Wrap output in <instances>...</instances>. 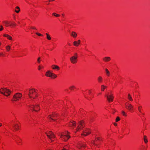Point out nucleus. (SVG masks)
<instances>
[{
    "label": "nucleus",
    "instance_id": "nucleus-4",
    "mask_svg": "<svg viewBox=\"0 0 150 150\" xmlns=\"http://www.w3.org/2000/svg\"><path fill=\"white\" fill-rule=\"evenodd\" d=\"M22 96V95L21 93H15L13 96L14 100V101L19 100L21 98Z\"/></svg>",
    "mask_w": 150,
    "mask_h": 150
},
{
    "label": "nucleus",
    "instance_id": "nucleus-43",
    "mask_svg": "<svg viewBox=\"0 0 150 150\" xmlns=\"http://www.w3.org/2000/svg\"><path fill=\"white\" fill-rule=\"evenodd\" d=\"M41 66L40 65H39L38 67V69L40 70L41 69Z\"/></svg>",
    "mask_w": 150,
    "mask_h": 150
},
{
    "label": "nucleus",
    "instance_id": "nucleus-11",
    "mask_svg": "<svg viewBox=\"0 0 150 150\" xmlns=\"http://www.w3.org/2000/svg\"><path fill=\"white\" fill-rule=\"evenodd\" d=\"M125 107L126 109L131 110H132V109L133 106L131 104H128L125 105Z\"/></svg>",
    "mask_w": 150,
    "mask_h": 150
},
{
    "label": "nucleus",
    "instance_id": "nucleus-45",
    "mask_svg": "<svg viewBox=\"0 0 150 150\" xmlns=\"http://www.w3.org/2000/svg\"><path fill=\"white\" fill-rule=\"evenodd\" d=\"M114 125H115V126H117V124L115 123H114Z\"/></svg>",
    "mask_w": 150,
    "mask_h": 150
},
{
    "label": "nucleus",
    "instance_id": "nucleus-15",
    "mask_svg": "<svg viewBox=\"0 0 150 150\" xmlns=\"http://www.w3.org/2000/svg\"><path fill=\"white\" fill-rule=\"evenodd\" d=\"M52 73L50 71H47L46 73V76L49 77H52Z\"/></svg>",
    "mask_w": 150,
    "mask_h": 150
},
{
    "label": "nucleus",
    "instance_id": "nucleus-40",
    "mask_svg": "<svg viewBox=\"0 0 150 150\" xmlns=\"http://www.w3.org/2000/svg\"><path fill=\"white\" fill-rule=\"evenodd\" d=\"M36 34L38 35L39 36H42L43 35L40 34V33H36Z\"/></svg>",
    "mask_w": 150,
    "mask_h": 150
},
{
    "label": "nucleus",
    "instance_id": "nucleus-28",
    "mask_svg": "<svg viewBox=\"0 0 150 150\" xmlns=\"http://www.w3.org/2000/svg\"><path fill=\"white\" fill-rule=\"evenodd\" d=\"M46 35H47V39L48 40H50L51 39V38L50 35L48 33H46Z\"/></svg>",
    "mask_w": 150,
    "mask_h": 150
},
{
    "label": "nucleus",
    "instance_id": "nucleus-34",
    "mask_svg": "<svg viewBox=\"0 0 150 150\" xmlns=\"http://www.w3.org/2000/svg\"><path fill=\"white\" fill-rule=\"evenodd\" d=\"M75 88V87L74 86H71L69 88V89L71 90H73V88Z\"/></svg>",
    "mask_w": 150,
    "mask_h": 150
},
{
    "label": "nucleus",
    "instance_id": "nucleus-16",
    "mask_svg": "<svg viewBox=\"0 0 150 150\" xmlns=\"http://www.w3.org/2000/svg\"><path fill=\"white\" fill-rule=\"evenodd\" d=\"M103 60L105 62H107L109 61L110 60V57H104L103 59Z\"/></svg>",
    "mask_w": 150,
    "mask_h": 150
},
{
    "label": "nucleus",
    "instance_id": "nucleus-22",
    "mask_svg": "<svg viewBox=\"0 0 150 150\" xmlns=\"http://www.w3.org/2000/svg\"><path fill=\"white\" fill-rule=\"evenodd\" d=\"M18 138L19 139H20V140H21V139L19 138V137L18 136H16V137L15 138V139H16L15 141L18 144H19V143H20V142H18V140L17 138Z\"/></svg>",
    "mask_w": 150,
    "mask_h": 150
},
{
    "label": "nucleus",
    "instance_id": "nucleus-53",
    "mask_svg": "<svg viewBox=\"0 0 150 150\" xmlns=\"http://www.w3.org/2000/svg\"><path fill=\"white\" fill-rule=\"evenodd\" d=\"M48 150H52L51 149H48Z\"/></svg>",
    "mask_w": 150,
    "mask_h": 150
},
{
    "label": "nucleus",
    "instance_id": "nucleus-56",
    "mask_svg": "<svg viewBox=\"0 0 150 150\" xmlns=\"http://www.w3.org/2000/svg\"><path fill=\"white\" fill-rule=\"evenodd\" d=\"M99 94H101V93H100Z\"/></svg>",
    "mask_w": 150,
    "mask_h": 150
},
{
    "label": "nucleus",
    "instance_id": "nucleus-8",
    "mask_svg": "<svg viewBox=\"0 0 150 150\" xmlns=\"http://www.w3.org/2000/svg\"><path fill=\"white\" fill-rule=\"evenodd\" d=\"M105 96L106 97L107 100H108L109 102L110 103L111 102H112L113 101V99L114 97L113 95L111 94L110 95H106Z\"/></svg>",
    "mask_w": 150,
    "mask_h": 150
},
{
    "label": "nucleus",
    "instance_id": "nucleus-14",
    "mask_svg": "<svg viewBox=\"0 0 150 150\" xmlns=\"http://www.w3.org/2000/svg\"><path fill=\"white\" fill-rule=\"evenodd\" d=\"M81 41L80 40H79L78 42L74 41L73 42V44L74 45L76 46H78V45L80 44Z\"/></svg>",
    "mask_w": 150,
    "mask_h": 150
},
{
    "label": "nucleus",
    "instance_id": "nucleus-23",
    "mask_svg": "<svg viewBox=\"0 0 150 150\" xmlns=\"http://www.w3.org/2000/svg\"><path fill=\"white\" fill-rule=\"evenodd\" d=\"M15 129L17 131L19 129V126L17 125H15L14 126Z\"/></svg>",
    "mask_w": 150,
    "mask_h": 150
},
{
    "label": "nucleus",
    "instance_id": "nucleus-5",
    "mask_svg": "<svg viewBox=\"0 0 150 150\" xmlns=\"http://www.w3.org/2000/svg\"><path fill=\"white\" fill-rule=\"evenodd\" d=\"M31 109H33V110L34 111L37 112L38 110H40V108H39V105L38 104H36L35 105H31L29 106Z\"/></svg>",
    "mask_w": 150,
    "mask_h": 150
},
{
    "label": "nucleus",
    "instance_id": "nucleus-51",
    "mask_svg": "<svg viewBox=\"0 0 150 150\" xmlns=\"http://www.w3.org/2000/svg\"><path fill=\"white\" fill-rule=\"evenodd\" d=\"M2 126V124L0 123V127Z\"/></svg>",
    "mask_w": 150,
    "mask_h": 150
},
{
    "label": "nucleus",
    "instance_id": "nucleus-2",
    "mask_svg": "<svg viewBox=\"0 0 150 150\" xmlns=\"http://www.w3.org/2000/svg\"><path fill=\"white\" fill-rule=\"evenodd\" d=\"M28 95L29 97L30 98H35V97H33L34 95H35V97L37 96V93L35 90L33 88L30 89Z\"/></svg>",
    "mask_w": 150,
    "mask_h": 150
},
{
    "label": "nucleus",
    "instance_id": "nucleus-38",
    "mask_svg": "<svg viewBox=\"0 0 150 150\" xmlns=\"http://www.w3.org/2000/svg\"><path fill=\"white\" fill-rule=\"evenodd\" d=\"M142 106H139L138 107V110L139 111V112L141 113L142 112L141 110V108H142Z\"/></svg>",
    "mask_w": 150,
    "mask_h": 150
},
{
    "label": "nucleus",
    "instance_id": "nucleus-9",
    "mask_svg": "<svg viewBox=\"0 0 150 150\" xmlns=\"http://www.w3.org/2000/svg\"><path fill=\"white\" fill-rule=\"evenodd\" d=\"M57 113H54V114H52V115H49L48 117V119L49 120L51 119L52 120H56L55 119V117H57Z\"/></svg>",
    "mask_w": 150,
    "mask_h": 150
},
{
    "label": "nucleus",
    "instance_id": "nucleus-50",
    "mask_svg": "<svg viewBox=\"0 0 150 150\" xmlns=\"http://www.w3.org/2000/svg\"><path fill=\"white\" fill-rule=\"evenodd\" d=\"M62 150H67V149H63Z\"/></svg>",
    "mask_w": 150,
    "mask_h": 150
},
{
    "label": "nucleus",
    "instance_id": "nucleus-30",
    "mask_svg": "<svg viewBox=\"0 0 150 150\" xmlns=\"http://www.w3.org/2000/svg\"><path fill=\"white\" fill-rule=\"evenodd\" d=\"M105 70L107 75H108V76H109L110 75V72L107 69H105Z\"/></svg>",
    "mask_w": 150,
    "mask_h": 150
},
{
    "label": "nucleus",
    "instance_id": "nucleus-21",
    "mask_svg": "<svg viewBox=\"0 0 150 150\" xmlns=\"http://www.w3.org/2000/svg\"><path fill=\"white\" fill-rule=\"evenodd\" d=\"M107 88V86L104 85L101 86V90L102 91H104L105 89Z\"/></svg>",
    "mask_w": 150,
    "mask_h": 150
},
{
    "label": "nucleus",
    "instance_id": "nucleus-6",
    "mask_svg": "<svg viewBox=\"0 0 150 150\" xmlns=\"http://www.w3.org/2000/svg\"><path fill=\"white\" fill-rule=\"evenodd\" d=\"M60 137L62 138V140L65 141H67L70 137L67 135H65L64 133H62L61 134Z\"/></svg>",
    "mask_w": 150,
    "mask_h": 150
},
{
    "label": "nucleus",
    "instance_id": "nucleus-33",
    "mask_svg": "<svg viewBox=\"0 0 150 150\" xmlns=\"http://www.w3.org/2000/svg\"><path fill=\"white\" fill-rule=\"evenodd\" d=\"M52 15L56 17H59L60 16V15L57 14L55 13H52Z\"/></svg>",
    "mask_w": 150,
    "mask_h": 150
},
{
    "label": "nucleus",
    "instance_id": "nucleus-48",
    "mask_svg": "<svg viewBox=\"0 0 150 150\" xmlns=\"http://www.w3.org/2000/svg\"><path fill=\"white\" fill-rule=\"evenodd\" d=\"M97 139L98 140H100V138L99 137H98Z\"/></svg>",
    "mask_w": 150,
    "mask_h": 150
},
{
    "label": "nucleus",
    "instance_id": "nucleus-41",
    "mask_svg": "<svg viewBox=\"0 0 150 150\" xmlns=\"http://www.w3.org/2000/svg\"><path fill=\"white\" fill-rule=\"evenodd\" d=\"M92 143L95 145H96V146H97L98 145H97V144H96L95 143V141H93V142H92Z\"/></svg>",
    "mask_w": 150,
    "mask_h": 150
},
{
    "label": "nucleus",
    "instance_id": "nucleus-29",
    "mask_svg": "<svg viewBox=\"0 0 150 150\" xmlns=\"http://www.w3.org/2000/svg\"><path fill=\"white\" fill-rule=\"evenodd\" d=\"M3 23L6 24V25L7 26H10V25H9V23L7 21H4Z\"/></svg>",
    "mask_w": 150,
    "mask_h": 150
},
{
    "label": "nucleus",
    "instance_id": "nucleus-54",
    "mask_svg": "<svg viewBox=\"0 0 150 150\" xmlns=\"http://www.w3.org/2000/svg\"><path fill=\"white\" fill-rule=\"evenodd\" d=\"M51 1V0H49V1Z\"/></svg>",
    "mask_w": 150,
    "mask_h": 150
},
{
    "label": "nucleus",
    "instance_id": "nucleus-39",
    "mask_svg": "<svg viewBox=\"0 0 150 150\" xmlns=\"http://www.w3.org/2000/svg\"><path fill=\"white\" fill-rule=\"evenodd\" d=\"M120 120V118L119 117H117L116 119V122H117Z\"/></svg>",
    "mask_w": 150,
    "mask_h": 150
},
{
    "label": "nucleus",
    "instance_id": "nucleus-19",
    "mask_svg": "<svg viewBox=\"0 0 150 150\" xmlns=\"http://www.w3.org/2000/svg\"><path fill=\"white\" fill-rule=\"evenodd\" d=\"M71 35L74 38H76L77 36V34L74 31L71 32Z\"/></svg>",
    "mask_w": 150,
    "mask_h": 150
},
{
    "label": "nucleus",
    "instance_id": "nucleus-3",
    "mask_svg": "<svg viewBox=\"0 0 150 150\" xmlns=\"http://www.w3.org/2000/svg\"><path fill=\"white\" fill-rule=\"evenodd\" d=\"M46 134L48 137L51 140V142H53L54 141L52 140V138H55L54 134L51 131H49L48 132H46Z\"/></svg>",
    "mask_w": 150,
    "mask_h": 150
},
{
    "label": "nucleus",
    "instance_id": "nucleus-20",
    "mask_svg": "<svg viewBox=\"0 0 150 150\" xmlns=\"http://www.w3.org/2000/svg\"><path fill=\"white\" fill-rule=\"evenodd\" d=\"M98 81L99 83H101L103 81V78L101 76H99L98 77Z\"/></svg>",
    "mask_w": 150,
    "mask_h": 150
},
{
    "label": "nucleus",
    "instance_id": "nucleus-18",
    "mask_svg": "<svg viewBox=\"0 0 150 150\" xmlns=\"http://www.w3.org/2000/svg\"><path fill=\"white\" fill-rule=\"evenodd\" d=\"M4 36L7 37L8 39L10 40H12V38L8 35L5 34L4 35Z\"/></svg>",
    "mask_w": 150,
    "mask_h": 150
},
{
    "label": "nucleus",
    "instance_id": "nucleus-12",
    "mask_svg": "<svg viewBox=\"0 0 150 150\" xmlns=\"http://www.w3.org/2000/svg\"><path fill=\"white\" fill-rule=\"evenodd\" d=\"M91 132L89 131V130H86L85 131H84L83 134H81L82 135H83L84 136H86L87 135L90 134Z\"/></svg>",
    "mask_w": 150,
    "mask_h": 150
},
{
    "label": "nucleus",
    "instance_id": "nucleus-46",
    "mask_svg": "<svg viewBox=\"0 0 150 150\" xmlns=\"http://www.w3.org/2000/svg\"><path fill=\"white\" fill-rule=\"evenodd\" d=\"M3 29V28H0V31L2 30Z\"/></svg>",
    "mask_w": 150,
    "mask_h": 150
},
{
    "label": "nucleus",
    "instance_id": "nucleus-24",
    "mask_svg": "<svg viewBox=\"0 0 150 150\" xmlns=\"http://www.w3.org/2000/svg\"><path fill=\"white\" fill-rule=\"evenodd\" d=\"M128 98L129 100L131 101H132L133 100V99L131 96L129 94H128Z\"/></svg>",
    "mask_w": 150,
    "mask_h": 150
},
{
    "label": "nucleus",
    "instance_id": "nucleus-35",
    "mask_svg": "<svg viewBox=\"0 0 150 150\" xmlns=\"http://www.w3.org/2000/svg\"><path fill=\"white\" fill-rule=\"evenodd\" d=\"M6 49L8 51H9L10 49V47L9 46H7L6 47Z\"/></svg>",
    "mask_w": 150,
    "mask_h": 150
},
{
    "label": "nucleus",
    "instance_id": "nucleus-17",
    "mask_svg": "<svg viewBox=\"0 0 150 150\" xmlns=\"http://www.w3.org/2000/svg\"><path fill=\"white\" fill-rule=\"evenodd\" d=\"M52 68L53 69H57L59 70V67L57 65H53L52 66Z\"/></svg>",
    "mask_w": 150,
    "mask_h": 150
},
{
    "label": "nucleus",
    "instance_id": "nucleus-37",
    "mask_svg": "<svg viewBox=\"0 0 150 150\" xmlns=\"http://www.w3.org/2000/svg\"><path fill=\"white\" fill-rule=\"evenodd\" d=\"M56 77V75L52 73V77L53 78H55Z\"/></svg>",
    "mask_w": 150,
    "mask_h": 150
},
{
    "label": "nucleus",
    "instance_id": "nucleus-13",
    "mask_svg": "<svg viewBox=\"0 0 150 150\" xmlns=\"http://www.w3.org/2000/svg\"><path fill=\"white\" fill-rule=\"evenodd\" d=\"M69 125L70 127H74L76 126V125L75 122L72 121L69 122Z\"/></svg>",
    "mask_w": 150,
    "mask_h": 150
},
{
    "label": "nucleus",
    "instance_id": "nucleus-27",
    "mask_svg": "<svg viewBox=\"0 0 150 150\" xmlns=\"http://www.w3.org/2000/svg\"><path fill=\"white\" fill-rule=\"evenodd\" d=\"M144 139L145 143H146L148 142V140L146 139V136H144Z\"/></svg>",
    "mask_w": 150,
    "mask_h": 150
},
{
    "label": "nucleus",
    "instance_id": "nucleus-47",
    "mask_svg": "<svg viewBox=\"0 0 150 150\" xmlns=\"http://www.w3.org/2000/svg\"><path fill=\"white\" fill-rule=\"evenodd\" d=\"M3 55V54L2 53H0V55Z\"/></svg>",
    "mask_w": 150,
    "mask_h": 150
},
{
    "label": "nucleus",
    "instance_id": "nucleus-36",
    "mask_svg": "<svg viewBox=\"0 0 150 150\" xmlns=\"http://www.w3.org/2000/svg\"><path fill=\"white\" fill-rule=\"evenodd\" d=\"M122 114L124 116H127L126 113L123 111H122Z\"/></svg>",
    "mask_w": 150,
    "mask_h": 150
},
{
    "label": "nucleus",
    "instance_id": "nucleus-42",
    "mask_svg": "<svg viewBox=\"0 0 150 150\" xmlns=\"http://www.w3.org/2000/svg\"><path fill=\"white\" fill-rule=\"evenodd\" d=\"M74 57H76V58H78V54L77 53H75L74 54Z\"/></svg>",
    "mask_w": 150,
    "mask_h": 150
},
{
    "label": "nucleus",
    "instance_id": "nucleus-55",
    "mask_svg": "<svg viewBox=\"0 0 150 150\" xmlns=\"http://www.w3.org/2000/svg\"><path fill=\"white\" fill-rule=\"evenodd\" d=\"M42 68H43V67H42Z\"/></svg>",
    "mask_w": 150,
    "mask_h": 150
},
{
    "label": "nucleus",
    "instance_id": "nucleus-44",
    "mask_svg": "<svg viewBox=\"0 0 150 150\" xmlns=\"http://www.w3.org/2000/svg\"><path fill=\"white\" fill-rule=\"evenodd\" d=\"M31 29H36V28L35 27H31Z\"/></svg>",
    "mask_w": 150,
    "mask_h": 150
},
{
    "label": "nucleus",
    "instance_id": "nucleus-10",
    "mask_svg": "<svg viewBox=\"0 0 150 150\" xmlns=\"http://www.w3.org/2000/svg\"><path fill=\"white\" fill-rule=\"evenodd\" d=\"M71 62L72 64H75L77 62V58L74 56H72L70 58Z\"/></svg>",
    "mask_w": 150,
    "mask_h": 150
},
{
    "label": "nucleus",
    "instance_id": "nucleus-52",
    "mask_svg": "<svg viewBox=\"0 0 150 150\" xmlns=\"http://www.w3.org/2000/svg\"><path fill=\"white\" fill-rule=\"evenodd\" d=\"M62 16H64V14H62Z\"/></svg>",
    "mask_w": 150,
    "mask_h": 150
},
{
    "label": "nucleus",
    "instance_id": "nucleus-49",
    "mask_svg": "<svg viewBox=\"0 0 150 150\" xmlns=\"http://www.w3.org/2000/svg\"><path fill=\"white\" fill-rule=\"evenodd\" d=\"M0 27L1 28H3V27L2 25H1Z\"/></svg>",
    "mask_w": 150,
    "mask_h": 150
},
{
    "label": "nucleus",
    "instance_id": "nucleus-25",
    "mask_svg": "<svg viewBox=\"0 0 150 150\" xmlns=\"http://www.w3.org/2000/svg\"><path fill=\"white\" fill-rule=\"evenodd\" d=\"M16 9H18V11H17V10L16 9L15 10V11L17 13H19V12L20 11V8L19 7H18V6H17V7H16Z\"/></svg>",
    "mask_w": 150,
    "mask_h": 150
},
{
    "label": "nucleus",
    "instance_id": "nucleus-7",
    "mask_svg": "<svg viewBox=\"0 0 150 150\" xmlns=\"http://www.w3.org/2000/svg\"><path fill=\"white\" fill-rule=\"evenodd\" d=\"M84 123V122L83 120L79 122V125L76 128L77 131H78L80 129H81L84 127V126H83Z\"/></svg>",
    "mask_w": 150,
    "mask_h": 150
},
{
    "label": "nucleus",
    "instance_id": "nucleus-1",
    "mask_svg": "<svg viewBox=\"0 0 150 150\" xmlns=\"http://www.w3.org/2000/svg\"><path fill=\"white\" fill-rule=\"evenodd\" d=\"M0 93L4 96H7L10 95L11 91L6 88H1L0 89Z\"/></svg>",
    "mask_w": 150,
    "mask_h": 150
},
{
    "label": "nucleus",
    "instance_id": "nucleus-31",
    "mask_svg": "<svg viewBox=\"0 0 150 150\" xmlns=\"http://www.w3.org/2000/svg\"><path fill=\"white\" fill-rule=\"evenodd\" d=\"M10 26H15L16 25V24L15 23L13 22V23H12L11 24H10Z\"/></svg>",
    "mask_w": 150,
    "mask_h": 150
},
{
    "label": "nucleus",
    "instance_id": "nucleus-26",
    "mask_svg": "<svg viewBox=\"0 0 150 150\" xmlns=\"http://www.w3.org/2000/svg\"><path fill=\"white\" fill-rule=\"evenodd\" d=\"M79 145L81 147H85L86 146V145L85 144L82 143H80L79 144Z\"/></svg>",
    "mask_w": 150,
    "mask_h": 150
},
{
    "label": "nucleus",
    "instance_id": "nucleus-32",
    "mask_svg": "<svg viewBox=\"0 0 150 150\" xmlns=\"http://www.w3.org/2000/svg\"><path fill=\"white\" fill-rule=\"evenodd\" d=\"M41 61V58L40 57H39L37 59V62L38 63L40 64Z\"/></svg>",
    "mask_w": 150,
    "mask_h": 150
}]
</instances>
